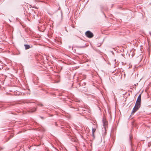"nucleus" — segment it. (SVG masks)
<instances>
[{"mask_svg":"<svg viewBox=\"0 0 151 151\" xmlns=\"http://www.w3.org/2000/svg\"><path fill=\"white\" fill-rule=\"evenodd\" d=\"M132 151H134V149H132Z\"/></svg>","mask_w":151,"mask_h":151,"instance_id":"1a4fd4ad","label":"nucleus"},{"mask_svg":"<svg viewBox=\"0 0 151 151\" xmlns=\"http://www.w3.org/2000/svg\"><path fill=\"white\" fill-rule=\"evenodd\" d=\"M85 35L89 38H91L93 36V34L89 31H86L85 33Z\"/></svg>","mask_w":151,"mask_h":151,"instance_id":"f03ea898","label":"nucleus"},{"mask_svg":"<svg viewBox=\"0 0 151 151\" xmlns=\"http://www.w3.org/2000/svg\"><path fill=\"white\" fill-rule=\"evenodd\" d=\"M136 102L141 103V94H140L138 96Z\"/></svg>","mask_w":151,"mask_h":151,"instance_id":"39448f33","label":"nucleus"},{"mask_svg":"<svg viewBox=\"0 0 151 151\" xmlns=\"http://www.w3.org/2000/svg\"><path fill=\"white\" fill-rule=\"evenodd\" d=\"M36 111V109L35 108L34 110L31 109L30 111L31 112H33Z\"/></svg>","mask_w":151,"mask_h":151,"instance_id":"0eeeda50","label":"nucleus"},{"mask_svg":"<svg viewBox=\"0 0 151 151\" xmlns=\"http://www.w3.org/2000/svg\"><path fill=\"white\" fill-rule=\"evenodd\" d=\"M38 105L39 106H43V105L41 104H38Z\"/></svg>","mask_w":151,"mask_h":151,"instance_id":"6e6552de","label":"nucleus"},{"mask_svg":"<svg viewBox=\"0 0 151 151\" xmlns=\"http://www.w3.org/2000/svg\"><path fill=\"white\" fill-rule=\"evenodd\" d=\"M24 46H25V49L26 50L29 49L30 48V46L28 45H24Z\"/></svg>","mask_w":151,"mask_h":151,"instance_id":"423d86ee","label":"nucleus"},{"mask_svg":"<svg viewBox=\"0 0 151 151\" xmlns=\"http://www.w3.org/2000/svg\"><path fill=\"white\" fill-rule=\"evenodd\" d=\"M141 103L136 102L135 106L133 108L132 112V114H134L140 107Z\"/></svg>","mask_w":151,"mask_h":151,"instance_id":"f257e3e1","label":"nucleus"},{"mask_svg":"<svg viewBox=\"0 0 151 151\" xmlns=\"http://www.w3.org/2000/svg\"><path fill=\"white\" fill-rule=\"evenodd\" d=\"M98 127V126L97 124H96L95 125V126L92 129V136L93 137V138H95V135H94V133L95 132L96 129Z\"/></svg>","mask_w":151,"mask_h":151,"instance_id":"20e7f679","label":"nucleus"},{"mask_svg":"<svg viewBox=\"0 0 151 151\" xmlns=\"http://www.w3.org/2000/svg\"><path fill=\"white\" fill-rule=\"evenodd\" d=\"M103 122L104 127V128L105 130H106V129L107 128L108 123L107 121L104 118H103Z\"/></svg>","mask_w":151,"mask_h":151,"instance_id":"7ed1b4c3","label":"nucleus"}]
</instances>
